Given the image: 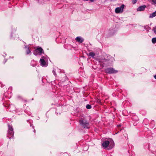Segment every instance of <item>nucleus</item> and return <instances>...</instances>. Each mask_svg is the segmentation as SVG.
Listing matches in <instances>:
<instances>
[{
  "label": "nucleus",
  "mask_w": 156,
  "mask_h": 156,
  "mask_svg": "<svg viewBox=\"0 0 156 156\" xmlns=\"http://www.w3.org/2000/svg\"><path fill=\"white\" fill-rule=\"evenodd\" d=\"M80 124L84 128L88 129L89 128V124L86 120L81 119L79 121Z\"/></svg>",
  "instance_id": "1"
},
{
  "label": "nucleus",
  "mask_w": 156,
  "mask_h": 156,
  "mask_svg": "<svg viewBox=\"0 0 156 156\" xmlns=\"http://www.w3.org/2000/svg\"><path fill=\"white\" fill-rule=\"evenodd\" d=\"M146 7V6L145 5L140 6L137 9V10L138 11H143L145 10Z\"/></svg>",
  "instance_id": "7"
},
{
  "label": "nucleus",
  "mask_w": 156,
  "mask_h": 156,
  "mask_svg": "<svg viewBox=\"0 0 156 156\" xmlns=\"http://www.w3.org/2000/svg\"><path fill=\"white\" fill-rule=\"evenodd\" d=\"M137 0H133V4H134L137 1Z\"/></svg>",
  "instance_id": "17"
},
{
  "label": "nucleus",
  "mask_w": 156,
  "mask_h": 156,
  "mask_svg": "<svg viewBox=\"0 0 156 156\" xmlns=\"http://www.w3.org/2000/svg\"><path fill=\"white\" fill-rule=\"evenodd\" d=\"M76 41L80 43H82L83 41V39L80 37H77L76 38Z\"/></svg>",
  "instance_id": "9"
},
{
  "label": "nucleus",
  "mask_w": 156,
  "mask_h": 156,
  "mask_svg": "<svg viewBox=\"0 0 156 156\" xmlns=\"http://www.w3.org/2000/svg\"><path fill=\"white\" fill-rule=\"evenodd\" d=\"M26 48H27L26 50V53L27 54H29L31 53V51L29 48H27V47H26Z\"/></svg>",
  "instance_id": "12"
},
{
  "label": "nucleus",
  "mask_w": 156,
  "mask_h": 156,
  "mask_svg": "<svg viewBox=\"0 0 156 156\" xmlns=\"http://www.w3.org/2000/svg\"><path fill=\"white\" fill-rule=\"evenodd\" d=\"M152 42L154 44L155 43H156V37L153 38L152 39Z\"/></svg>",
  "instance_id": "13"
},
{
  "label": "nucleus",
  "mask_w": 156,
  "mask_h": 156,
  "mask_svg": "<svg viewBox=\"0 0 156 156\" xmlns=\"http://www.w3.org/2000/svg\"><path fill=\"white\" fill-rule=\"evenodd\" d=\"M9 129L8 130V137L10 139L14 135V132L12 126L10 125H8Z\"/></svg>",
  "instance_id": "2"
},
{
  "label": "nucleus",
  "mask_w": 156,
  "mask_h": 156,
  "mask_svg": "<svg viewBox=\"0 0 156 156\" xmlns=\"http://www.w3.org/2000/svg\"><path fill=\"white\" fill-rule=\"evenodd\" d=\"M43 51V49L40 47H38L35 51L33 52L34 54L35 55H37L38 54L41 55Z\"/></svg>",
  "instance_id": "5"
},
{
  "label": "nucleus",
  "mask_w": 156,
  "mask_h": 156,
  "mask_svg": "<svg viewBox=\"0 0 156 156\" xmlns=\"http://www.w3.org/2000/svg\"><path fill=\"white\" fill-rule=\"evenodd\" d=\"M151 3L152 4H156V0H152Z\"/></svg>",
  "instance_id": "15"
},
{
  "label": "nucleus",
  "mask_w": 156,
  "mask_h": 156,
  "mask_svg": "<svg viewBox=\"0 0 156 156\" xmlns=\"http://www.w3.org/2000/svg\"><path fill=\"white\" fill-rule=\"evenodd\" d=\"M156 16V11L150 15L149 18H151Z\"/></svg>",
  "instance_id": "10"
},
{
  "label": "nucleus",
  "mask_w": 156,
  "mask_h": 156,
  "mask_svg": "<svg viewBox=\"0 0 156 156\" xmlns=\"http://www.w3.org/2000/svg\"><path fill=\"white\" fill-rule=\"evenodd\" d=\"M86 108L88 109H90L91 108V106L89 105H87L86 106Z\"/></svg>",
  "instance_id": "14"
},
{
  "label": "nucleus",
  "mask_w": 156,
  "mask_h": 156,
  "mask_svg": "<svg viewBox=\"0 0 156 156\" xmlns=\"http://www.w3.org/2000/svg\"><path fill=\"white\" fill-rule=\"evenodd\" d=\"M40 62L41 65L45 67L47 66V63L43 58L40 59Z\"/></svg>",
  "instance_id": "6"
},
{
  "label": "nucleus",
  "mask_w": 156,
  "mask_h": 156,
  "mask_svg": "<svg viewBox=\"0 0 156 156\" xmlns=\"http://www.w3.org/2000/svg\"><path fill=\"white\" fill-rule=\"evenodd\" d=\"M89 55L90 56L94 57L95 55V54L94 52H90L89 53Z\"/></svg>",
  "instance_id": "11"
},
{
  "label": "nucleus",
  "mask_w": 156,
  "mask_h": 156,
  "mask_svg": "<svg viewBox=\"0 0 156 156\" xmlns=\"http://www.w3.org/2000/svg\"><path fill=\"white\" fill-rule=\"evenodd\" d=\"M52 73H53L54 74V75L55 76L56 74L55 73V71L54 70H53L52 71Z\"/></svg>",
  "instance_id": "18"
},
{
  "label": "nucleus",
  "mask_w": 156,
  "mask_h": 156,
  "mask_svg": "<svg viewBox=\"0 0 156 156\" xmlns=\"http://www.w3.org/2000/svg\"><path fill=\"white\" fill-rule=\"evenodd\" d=\"M105 71L106 73L109 74L115 73L118 72V71L115 70L113 68H111L106 69Z\"/></svg>",
  "instance_id": "4"
},
{
  "label": "nucleus",
  "mask_w": 156,
  "mask_h": 156,
  "mask_svg": "<svg viewBox=\"0 0 156 156\" xmlns=\"http://www.w3.org/2000/svg\"><path fill=\"white\" fill-rule=\"evenodd\" d=\"M154 78H155V79H156V75H155V76H154Z\"/></svg>",
  "instance_id": "19"
},
{
  "label": "nucleus",
  "mask_w": 156,
  "mask_h": 156,
  "mask_svg": "<svg viewBox=\"0 0 156 156\" xmlns=\"http://www.w3.org/2000/svg\"><path fill=\"white\" fill-rule=\"evenodd\" d=\"M125 5L122 4L120 7H117L115 9V12L116 13H122L123 12Z\"/></svg>",
  "instance_id": "3"
},
{
  "label": "nucleus",
  "mask_w": 156,
  "mask_h": 156,
  "mask_svg": "<svg viewBox=\"0 0 156 156\" xmlns=\"http://www.w3.org/2000/svg\"><path fill=\"white\" fill-rule=\"evenodd\" d=\"M109 144V142L108 141H105L103 142L102 145L105 148L107 147Z\"/></svg>",
  "instance_id": "8"
},
{
  "label": "nucleus",
  "mask_w": 156,
  "mask_h": 156,
  "mask_svg": "<svg viewBox=\"0 0 156 156\" xmlns=\"http://www.w3.org/2000/svg\"><path fill=\"white\" fill-rule=\"evenodd\" d=\"M152 30H153L154 33L156 34V26L153 28Z\"/></svg>",
  "instance_id": "16"
}]
</instances>
